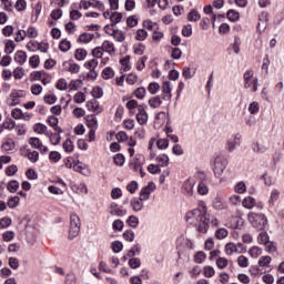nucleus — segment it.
I'll return each mask as SVG.
<instances>
[{
    "mask_svg": "<svg viewBox=\"0 0 284 284\" xmlns=\"http://www.w3.org/2000/svg\"><path fill=\"white\" fill-rule=\"evenodd\" d=\"M41 10H43V6L41 4V2H38L32 10V16H31L32 23H37V21H39Z\"/></svg>",
    "mask_w": 284,
    "mask_h": 284,
    "instance_id": "4be33fe9",
    "label": "nucleus"
},
{
    "mask_svg": "<svg viewBox=\"0 0 284 284\" xmlns=\"http://www.w3.org/2000/svg\"><path fill=\"white\" fill-rule=\"evenodd\" d=\"M19 201H21L19 199V196H12L8 200L7 205L8 207H10L11 210H14V207H17V205H19Z\"/></svg>",
    "mask_w": 284,
    "mask_h": 284,
    "instance_id": "0e129e2a",
    "label": "nucleus"
},
{
    "mask_svg": "<svg viewBox=\"0 0 284 284\" xmlns=\"http://www.w3.org/2000/svg\"><path fill=\"white\" fill-rule=\"evenodd\" d=\"M214 210H226L227 204H225V200L221 196H216L213 202Z\"/></svg>",
    "mask_w": 284,
    "mask_h": 284,
    "instance_id": "c85d7f7f",
    "label": "nucleus"
},
{
    "mask_svg": "<svg viewBox=\"0 0 284 284\" xmlns=\"http://www.w3.org/2000/svg\"><path fill=\"white\" fill-rule=\"evenodd\" d=\"M73 189L75 190L77 194L88 193V185H85V183H80L78 185H74Z\"/></svg>",
    "mask_w": 284,
    "mask_h": 284,
    "instance_id": "680f3d73",
    "label": "nucleus"
},
{
    "mask_svg": "<svg viewBox=\"0 0 284 284\" xmlns=\"http://www.w3.org/2000/svg\"><path fill=\"white\" fill-rule=\"evenodd\" d=\"M102 78L105 80L114 78V70L110 67L105 68L102 71Z\"/></svg>",
    "mask_w": 284,
    "mask_h": 284,
    "instance_id": "e2e57ef3",
    "label": "nucleus"
},
{
    "mask_svg": "<svg viewBox=\"0 0 284 284\" xmlns=\"http://www.w3.org/2000/svg\"><path fill=\"white\" fill-rule=\"evenodd\" d=\"M215 263L219 270H225V267L230 265V261H227V257H217Z\"/></svg>",
    "mask_w": 284,
    "mask_h": 284,
    "instance_id": "a19ab883",
    "label": "nucleus"
},
{
    "mask_svg": "<svg viewBox=\"0 0 284 284\" xmlns=\"http://www.w3.org/2000/svg\"><path fill=\"white\" fill-rule=\"evenodd\" d=\"M252 150L253 152H256V154H264V152H267V150H270V141L262 140L260 142H253Z\"/></svg>",
    "mask_w": 284,
    "mask_h": 284,
    "instance_id": "1a4fd4ad",
    "label": "nucleus"
},
{
    "mask_svg": "<svg viewBox=\"0 0 284 284\" xmlns=\"http://www.w3.org/2000/svg\"><path fill=\"white\" fill-rule=\"evenodd\" d=\"M248 254H250L251 258H258V256H261V254H263V248H261L258 246H253L248 250Z\"/></svg>",
    "mask_w": 284,
    "mask_h": 284,
    "instance_id": "f704fd0d",
    "label": "nucleus"
},
{
    "mask_svg": "<svg viewBox=\"0 0 284 284\" xmlns=\"http://www.w3.org/2000/svg\"><path fill=\"white\" fill-rule=\"evenodd\" d=\"M74 103L81 104L85 103V93L79 91L73 95Z\"/></svg>",
    "mask_w": 284,
    "mask_h": 284,
    "instance_id": "5fc2aeb1",
    "label": "nucleus"
},
{
    "mask_svg": "<svg viewBox=\"0 0 284 284\" xmlns=\"http://www.w3.org/2000/svg\"><path fill=\"white\" fill-rule=\"evenodd\" d=\"M123 72H130L132 65L130 64V55H126L120 61Z\"/></svg>",
    "mask_w": 284,
    "mask_h": 284,
    "instance_id": "37998d69",
    "label": "nucleus"
},
{
    "mask_svg": "<svg viewBox=\"0 0 284 284\" xmlns=\"http://www.w3.org/2000/svg\"><path fill=\"white\" fill-rule=\"evenodd\" d=\"M226 17L230 21L236 22L239 19H241V13L234 9H231L227 11Z\"/></svg>",
    "mask_w": 284,
    "mask_h": 284,
    "instance_id": "473e14b6",
    "label": "nucleus"
},
{
    "mask_svg": "<svg viewBox=\"0 0 284 284\" xmlns=\"http://www.w3.org/2000/svg\"><path fill=\"white\" fill-rule=\"evenodd\" d=\"M62 148L64 152H74V143H72V140L70 139L63 142Z\"/></svg>",
    "mask_w": 284,
    "mask_h": 284,
    "instance_id": "bf43d9fd",
    "label": "nucleus"
},
{
    "mask_svg": "<svg viewBox=\"0 0 284 284\" xmlns=\"http://www.w3.org/2000/svg\"><path fill=\"white\" fill-rule=\"evenodd\" d=\"M201 20V13H199V11L196 10H191L190 13L187 14V21H200Z\"/></svg>",
    "mask_w": 284,
    "mask_h": 284,
    "instance_id": "c03bdc74",
    "label": "nucleus"
},
{
    "mask_svg": "<svg viewBox=\"0 0 284 284\" xmlns=\"http://www.w3.org/2000/svg\"><path fill=\"white\" fill-rule=\"evenodd\" d=\"M143 201L145 200H141V197H134L131 200V207L134 212H141V210H143Z\"/></svg>",
    "mask_w": 284,
    "mask_h": 284,
    "instance_id": "393cba45",
    "label": "nucleus"
},
{
    "mask_svg": "<svg viewBox=\"0 0 284 284\" xmlns=\"http://www.w3.org/2000/svg\"><path fill=\"white\" fill-rule=\"evenodd\" d=\"M257 243L260 245H265V244L270 243V235L267 234V232H261L257 235Z\"/></svg>",
    "mask_w": 284,
    "mask_h": 284,
    "instance_id": "e433bc0d",
    "label": "nucleus"
},
{
    "mask_svg": "<svg viewBox=\"0 0 284 284\" xmlns=\"http://www.w3.org/2000/svg\"><path fill=\"white\" fill-rule=\"evenodd\" d=\"M94 39V34L92 33H82L79 37L80 43H90Z\"/></svg>",
    "mask_w": 284,
    "mask_h": 284,
    "instance_id": "8fccbe9b",
    "label": "nucleus"
},
{
    "mask_svg": "<svg viewBox=\"0 0 284 284\" xmlns=\"http://www.w3.org/2000/svg\"><path fill=\"white\" fill-rule=\"evenodd\" d=\"M239 145H241V135L235 133L227 139L226 150L227 152H234Z\"/></svg>",
    "mask_w": 284,
    "mask_h": 284,
    "instance_id": "6e6552de",
    "label": "nucleus"
},
{
    "mask_svg": "<svg viewBox=\"0 0 284 284\" xmlns=\"http://www.w3.org/2000/svg\"><path fill=\"white\" fill-rule=\"evenodd\" d=\"M210 192V189L207 187V184L205 182H200L197 185V193L202 196H205Z\"/></svg>",
    "mask_w": 284,
    "mask_h": 284,
    "instance_id": "4d7b16f0",
    "label": "nucleus"
},
{
    "mask_svg": "<svg viewBox=\"0 0 284 284\" xmlns=\"http://www.w3.org/2000/svg\"><path fill=\"white\" fill-rule=\"evenodd\" d=\"M244 88L246 90L252 88V92L258 90V79L254 78V71L248 70L244 73Z\"/></svg>",
    "mask_w": 284,
    "mask_h": 284,
    "instance_id": "39448f33",
    "label": "nucleus"
},
{
    "mask_svg": "<svg viewBox=\"0 0 284 284\" xmlns=\"http://www.w3.org/2000/svg\"><path fill=\"white\" fill-rule=\"evenodd\" d=\"M26 34L29 39H37V37H39V31L34 27H29Z\"/></svg>",
    "mask_w": 284,
    "mask_h": 284,
    "instance_id": "6e6d98bb",
    "label": "nucleus"
},
{
    "mask_svg": "<svg viewBox=\"0 0 284 284\" xmlns=\"http://www.w3.org/2000/svg\"><path fill=\"white\" fill-rule=\"evenodd\" d=\"M247 219L255 230H265L267 225V217L265 214L251 212L248 213Z\"/></svg>",
    "mask_w": 284,
    "mask_h": 284,
    "instance_id": "f03ea898",
    "label": "nucleus"
},
{
    "mask_svg": "<svg viewBox=\"0 0 284 284\" xmlns=\"http://www.w3.org/2000/svg\"><path fill=\"white\" fill-rule=\"evenodd\" d=\"M225 168H227V160L221 156L215 158L213 172L217 179H221V176H223Z\"/></svg>",
    "mask_w": 284,
    "mask_h": 284,
    "instance_id": "423d86ee",
    "label": "nucleus"
},
{
    "mask_svg": "<svg viewBox=\"0 0 284 284\" xmlns=\"http://www.w3.org/2000/svg\"><path fill=\"white\" fill-rule=\"evenodd\" d=\"M16 48H17V44L12 40H7V42L4 43V53L12 54Z\"/></svg>",
    "mask_w": 284,
    "mask_h": 284,
    "instance_id": "72a5a7b5",
    "label": "nucleus"
},
{
    "mask_svg": "<svg viewBox=\"0 0 284 284\" xmlns=\"http://www.w3.org/2000/svg\"><path fill=\"white\" fill-rule=\"evenodd\" d=\"M47 123L50 125V128H53V130L55 132H58L59 134H61V132H63V130H61L59 128V119H57L54 116H49L47 120Z\"/></svg>",
    "mask_w": 284,
    "mask_h": 284,
    "instance_id": "cd10ccee",
    "label": "nucleus"
},
{
    "mask_svg": "<svg viewBox=\"0 0 284 284\" xmlns=\"http://www.w3.org/2000/svg\"><path fill=\"white\" fill-rule=\"evenodd\" d=\"M161 98L160 97H152L150 100H149V105L150 108H153V109H156V108H161Z\"/></svg>",
    "mask_w": 284,
    "mask_h": 284,
    "instance_id": "09e8293b",
    "label": "nucleus"
},
{
    "mask_svg": "<svg viewBox=\"0 0 284 284\" xmlns=\"http://www.w3.org/2000/svg\"><path fill=\"white\" fill-rule=\"evenodd\" d=\"M23 97H26V91L12 90L9 95V99H8V105H10V106L19 105V103H21V99H23Z\"/></svg>",
    "mask_w": 284,
    "mask_h": 284,
    "instance_id": "0eeeda50",
    "label": "nucleus"
},
{
    "mask_svg": "<svg viewBox=\"0 0 284 284\" xmlns=\"http://www.w3.org/2000/svg\"><path fill=\"white\" fill-rule=\"evenodd\" d=\"M241 37L235 36L233 43H231V49L233 50L234 54L241 53Z\"/></svg>",
    "mask_w": 284,
    "mask_h": 284,
    "instance_id": "c756f323",
    "label": "nucleus"
},
{
    "mask_svg": "<svg viewBox=\"0 0 284 284\" xmlns=\"http://www.w3.org/2000/svg\"><path fill=\"white\" fill-rule=\"evenodd\" d=\"M148 39V31L145 29H139L135 33L136 41H145Z\"/></svg>",
    "mask_w": 284,
    "mask_h": 284,
    "instance_id": "a18cd8bd",
    "label": "nucleus"
},
{
    "mask_svg": "<svg viewBox=\"0 0 284 284\" xmlns=\"http://www.w3.org/2000/svg\"><path fill=\"white\" fill-rule=\"evenodd\" d=\"M168 119V114L163 111L155 115V125H163Z\"/></svg>",
    "mask_w": 284,
    "mask_h": 284,
    "instance_id": "c9c22d12",
    "label": "nucleus"
},
{
    "mask_svg": "<svg viewBox=\"0 0 284 284\" xmlns=\"http://www.w3.org/2000/svg\"><path fill=\"white\" fill-rule=\"evenodd\" d=\"M258 267L255 268V274H265L272 270V256L264 255L257 261Z\"/></svg>",
    "mask_w": 284,
    "mask_h": 284,
    "instance_id": "20e7f679",
    "label": "nucleus"
},
{
    "mask_svg": "<svg viewBox=\"0 0 284 284\" xmlns=\"http://www.w3.org/2000/svg\"><path fill=\"white\" fill-rule=\"evenodd\" d=\"M101 47L102 50L106 52V54H109L110 57H114V54H116V47H114V42L105 40L102 42Z\"/></svg>",
    "mask_w": 284,
    "mask_h": 284,
    "instance_id": "dca6fc26",
    "label": "nucleus"
},
{
    "mask_svg": "<svg viewBox=\"0 0 284 284\" xmlns=\"http://www.w3.org/2000/svg\"><path fill=\"white\" fill-rule=\"evenodd\" d=\"M230 234V232L226 231V229H217L215 231V236L216 239H219V241H223V239H227V235Z\"/></svg>",
    "mask_w": 284,
    "mask_h": 284,
    "instance_id": "603ef678",
    "label": "nucleus"
},
{
    "mask_svg": "<svg viewBox=\"0 0 284 284\" xmlns=\"http://www.w3.org/2000/svg\"><path fill=\"white\" fill-rule=\"evenodd\" d=\"M112 37L119 43H123V41H125V33H123V31H121L119 29H115V31H114Z\"/></svg>",
    "mask_w": 284,
    "mask_h": 284,
    "instance_id": "79ce46f5",
    "label": "nucleus"
},
{
    "mask_svg": "<svg viewBox=\"0 0 284 284\" xmlns=\"http://www.w3.org/2000/svg\"><path fill=\"white\" fill-rule=\"evenodd\" d=\"M156 190V184L154 182H149L146 186L142 187L140 191V199L144 201L150 200V194Z\"/></svg>",
    "mask_w": 284,
    "mask_h": 284,
    "instance_id": "9b49d317",
    "label": "nucleus"
},
{
    "mask_svg": "<svg viewBox=\"0 0 284 284\" xmlns=\"http://www.w3.org/2000/svg\"><path fill=\"white\" fill-rule=\"evenodd\" d=\"M155 161L160 168H168V165H170V156H168V154L158 155Z\"/></svg>",
    "mask_w": 284,
    "mask_h": 284,
    "instance_id": "b1692460",
    "label": "nucleus"
},
{
    "mask_svg": "<svg viewBox=\"0 0 284 284\" xmlns=\"http://www.w3.org/2000/svg\"><path fill=\"white\" fill-rule=\"evenodd\" d=\"M113 161L115 165H119L121 168L125 163V156L121 153H118L113 156Z\"/></svg>",
    "mask_w": 284,
    "mask_h": 284,
    "instance_id": "13d9d810",
    "label": "nucleus"
},
{
    "mask_svg": "<svg viewBox=\"0 0 284 284\" xmlns=\"http://www.w3.org/2000/svg\"><path fill=\"white\" fill-rule=\"evenodd\" d=\"M29 145H31V148H34L36 150H39V152L42 154H48V152L50 151L48 146L43 145V142H41V139L39 138H30Z\"/></svg>",
    "mask_w": 284,
    "mask_h": 284,
    "instance_id": "9d476101",
    "label": "nucleus"
},
{
    "mask_svg": "<svg viewBox=\"0 0 284 284\" xmlns=\"http://www.w3.org/2000/svg\"><path fill=\"white\" fill-rule=\"evenodd\" d=\"M13 59H14L16 63H19V65H23V63H26V61H28V53H26V51H23V50L17 51L14 53Z\"/></svg>",
    "mask_w": 284,
    "mask_h": 284,
    "instance_id": "aec40b11",
    "label": "nucleus"
},
{
    "mask_svg": "<svg viewBox=\"0 0 284 284\" xmlns=\"http://www.w3.org/2000/svg\"><path fill=\"white\" fill-rule=\"evenodd\" d=\"M243 223H245V220L241 216H231L227 221V227H231L232 230H239V227H243Z\"/></svg>",
    "mask_w": 284,
    "mask_h": 284,
    "instance_id": "4468645a",
    "label": "nucleus"
},
{
    "mask_svg": "<svg viewBox=\"0 0 284 284\" xmlns=\"http://www.w3.org/2000/svg\"><path fill=\"white\" fill-rule=\"evenodd\" d=\"M81 232V219L75 213L70 216L69 239H77Z\"/></svg>",
    "mask_w": 284,
    "mask_h": 284,
    "instance_id": "7ed1b4c3",
    "label": "nucleus"
},
{
    "mask_svg": "<svg viewBox=\"0 0 284 284\" xmlns=\"http://www.w3.org/2000/svg\"><path fill=\"white\" fill-rule=\"evenodd\" d=\"M7 189H8V192H10L11 194H14V192L19 190V181L12 180L11 182L8 183Z\"/></svg>",
    "mask_w": 284,
    "mask_h": 284,
    "instance_id": "3c124183",
    "label": "nucleus"
},
{
    "mask_svg": "<svg viewBox=\"0 0 284 284\" xmlns=\"http://www.w3.org/2000/svg\"><path fill=\"white\" fill-rule=\"evenodd\" d=\"M261 110V105H258V102L253 101L248 104V112L250 114H256L257 112H260Z\"/></svg>",
    "mask_w": 284,
    "mask_h": 284,
    "instance_id": "864d4df0",
    "label": "nucleus"
},
{
    "mask_svg": "<svg viewBox=\"0 0 284 284\" xmlns=\"http://www.w3.org/2000/svg\"><path fill=\"white\" fill-rule=\"evenodd\" d=\"M185 221L190 225H195L200 234H207V231L210 230V217L207 216L206 207L203 210L194 209L189 211L185 215Z\"/></svg>",
    "mask_w": 284,
    "mask_h": 284,
    "instance_id": "f257e3e1",
    "label": "nucleus"
},
{
    "mask_svg": "<svg viewBox=\"0 0 284 284\" xmlns=\"http://www.w3.org/2000/svg\"><path fill=\"white\" fill-rule=\"evenodd\" d=\"M183 192L186 196H192L194 194V180H187L184 182Z\"/></svg>",
    "mask_w": 284,
    "mask_h": 284,
    "instance_id": "412c9836",
    "label": "nucleus"
},
{
    "mask_svg": "<svg viewBox=\"0 0 284 284\" xmlns=\"http://www.w3.org/2000/svg\"><path fill=\"white\" fill-rule=\"evenodd\" d=\"M85 105L89 112H94V114H101V112H103V106H101L97 100H90Z\"/></svg>",
    "mask_w": 284,
    "mask_h": 284,
    "instance_id": "2eb2a0df",
    "label": "nucleus"
},
{
    "mask_svg": "<svg viewBox=\"0 0 284 284\" xmlns=\"http://www.w3.org/2000/svg\"><path fill=\"white\" fill-rule=\"evenodd\" d=\"M122 20H123V14L121 12L114 11L111 13L112 26H116V23H121Z\"/></svg>",
    "mask_w": 284,
    "mask_h": 284,
    "instance_id": "4c0bfd02",
    "label": "nucleus"
},
{
    "mask_svg": "<svg viewBox=\"0 0 284 284\" xmlns=\"http://www.w3.org/2000/svg\"><path fill=\"white\" fill-rule=\"evenodd\" d=\"M17 148V144L14 143V140L8 138L2 143V150L3 152H12Z\"/></svg>",
    "mask_w": 284,
    "mask_h": 284,
    "instance_id": "5701e85b",
    "label": "nucleus"
},
{
    "mask_svg": "<svg viewBox=\"0 0 284 284\" xmlns=\"http://www.w3.org/2000/svg\"><path fill=\"white\" fill-rule=\"evenodd\" d=\"M74 57L77 61H85V57H88V51L85 49H77Z\"/></svg>",
    "mask_w": 284,
    "mask_h": 284,
    "instance_id": "ea45409f",
    "label": "nucleus"
},
{
    "mask_svg": "<svg viewBox=\"0 0 284 284\" xmlns=\"http://www.w3.org/2000/svg\"><path fill=\"white\" fill-rule=\"evenodd\" d=\"M47 136L51 145H59L61 143V135L59 134V132L52 133V131H49V133H47Z\"/></svg>",
    "mask_w": 284,
    "mask_h": 284,
    "instance_id": "a878e982",
    "label": "nucleus"
},
{
    "mask_svg": "<svg viewBox=\"0 0 284 284\" xmlns=\"http://www.w3.org/2000/svg\"><path fill=\"white\" fill-rule=\"evenodd\" d=\"M237 265L240 267H247L250 265V260L244 255H240L237 257Z\"/></svg>",
    "mask_w": 284,
    "mask_h": 284,
    "instance_id": "338daca9",
    "label": "nucleus"
},
{
    "mask_svg": "<svg viewBox=\"0 0 284 284\" xmlns=\"http://www.w3.org/2000/svg\"><path fill=\"white\" fill-rule=\"evenodd\" d=\"M243 207L246 210H252L256 205V200L252 196H247L242 201Z\"/></svg>",
    "mask_w": 284,
    "mask_h": 284,
    "instance_id": "7c9ffc66",
    "label": "nucleus"
},
{
    "mask_svg": "<svg viewBox=\"0 0 284 284\" xmlns=\"http://www.w3.org/2000/svg\"><path fill=\"white\" fill-rule=\"evenodd\" d=\"M33 132H36V134H44L47 136L50 131L48 130V126L45 124L36 123L33 125Z\"/></svg>",
    "mask_w": 284,
    "mask_h": 284,
    "instance_id": "bb28decb",
    "label": "nucleus"
},
{
    "mask_svg": "<svg viewBox=\"0 0 284 284\" xmlns=\"http://www.w3.org/2000/svg\"><path fill=\"white\" fill-rule=\"evenodd\" d=\"M133 94H134L135 99H139L140 101H143V99H145V94H148V91L145 90V88L140 87V88L134 90Z\"/></svg>",
    "mask_w": 284,
    "mask_h": 284,
    "instance_id": "2f4dec72",
    "label": "nucleus"
},
{
    "mask_svg": "<svg viewBox=\"0 0 284 284\" xmlns=\"http://www.w3.org/2000/svg\"><path fill=\"white\" fill-rule=\"evenodd\" d=\"M236 252H237V250H236V244H234V243H227L226 245H225V254L227 255V256H232V254H236Z\"/></svg>",
    "mask_w": 284,
    "mask_h": 284,
    "instance_id": "de8ad7c7",
    "label": "nucleus"
},
{
    "mask_svg": "<svg viewBox=\"0 0 284 284\" xmlns=\"http://www.w3.org/2000/svg\"><path fill=\"white\" fill-rule=\"evenodd\" d=\"M214 274H216V271H214V267H212V266L203 267V275L205 276V278H212V276H214Z\"/></svg>",
    "mask_w": 284,
    "mask_h": 284,
    "instance_id": "052dcab7",
    "label": "nucleus"
},
{
    "mask_svg": "<svg viewBox=\"0 0 284 284\" xmlns=\"http://www.w3.org/2000/svg\"><path fill=\"white\" fill-rule=\"evenodd\" d=\"M110 214L112 216H125L128 214V211L119 207V204L113 203L110 206Z\"/></svg>",
    "mask_w": 284,
    "mask_h": 284,
    "instance_id": "6ab92c4d",
    "label": "nucleus"
},
{
    "mask_svg": "<svg viewBox=\"0 0 284 284\" xmlns=\"http://www.w3.org/2000/svg\"><path fill=\"white\" fill-rule=\"evenodd\" d=\"M162 91H163L162 99H164V101H171L172 100V88L170 87V82H168V81L163 82Z\"/></svg>",
    "mask_w": 284,
    "mask_h": 284,
    "instance_id": "a211bd4d",
    "label": "nucleus"
},
{
    "mask_svg": "<svg viewBox=\"0 0 284 284\" xmlns=\"http://www.w3.org/2000/svg\"><path fill=\"white\" fill-rule=\"evenodd\" d=\"M83 88V80H71L69 83V90H81Z\"/></svg>",
    "mask_w": 284,
    "mask_h": 284,
    "instance_id": "58836bf2",
    "label": "nucleus"
},
{
    "mask_svg": "<svg viewBox=\"0 0 284 284\" xmlns=\"http://www.w3.org/2000/svg\"><path fill=\"white\" fill-rule=\"evenodd\" d=\"M165 37V34L162 31L154 30L152 33V41L153 43H161V40Z\"/></svg>",
    "mask_w": 284,
    "mask_h": 284,
    "instance_id": "49530a36",
    "label": "nucleus"
},
{
    "mask_svg": "<svg viewBox=\"0 0 284 284\" xmlns=\"http://www.w3.org/2000/svg\"><path fill=\"white\" fill-rule=\"evenodd\" d=\"M70 48H71V43H70V40L68 39L62 40L59 44V49L61 50V52H68Z\"/></svg>",
    "mask_w": 284,
    "mask_h": 284,
    "instance_id": "69168bd1",
    "label": "nucleus"
},
{
    "mask_svg": "<svg viewBox=\"0 0 284 284\" xmlns=\"http://www.w3.org/2000/svg\"><path fill=\"white\" fill-rule=\"evenodd\" d=\"M73 170L74 172L83 174V176H90V166H88V164L78 161L74 163Z\"/></svg>",
    "mask_w": 284,
    "mask_h": 284,
    "instance_id": "f3484780",
    "label": "nucleus"
},
{
    "mask_svg": "<svg viewBox=\"0 0 284 284\" xmlns=\"http://www.w3.org/2000/svg\"><path fill=\"white\" fill-rule=\"evenodd\" d=\"M145 108H148L145 104L138 106L136 121L140 125H145L148 123L149 115Z\"/></svg>",
    "mask_w": 284,
    "mask_h": 284,
    "instance_id": "ddd939ff",
    "label": "nucleus"
},
{
    "mask_svg": "<svg viewBox=\"0 0 284 284\" xmlns=\"http://www.w3.org/2000/svg\"><path fill=\"white\" fill-rule=\"evenodd\" d=\"M159 90H161V85L156 82H151L148 87V91L150 92V94H156Z\"/></svg>",
    "mask_w": 284,
    "mask_h": 284,
    "instance_id": "774afa93",
    "label": "nucleus"
},
{
    "mask_svg": "<svg viewBox=\"0 0 284 284\" xmlns=\"http://www.w3.org/2000/svg\"><path fill=\"white\" fill-rule=\"evenodd\" d=\"M145 163V158L142 154H136L133 160L130 162V169L133 170V172H139L141 168H143V164Z\"/></svg>",
    "mask_w": 284,
    "mask_h": 284,
    "instance_id": "f8f14e48",
    "label": "nucleus"
}]
</instances>
